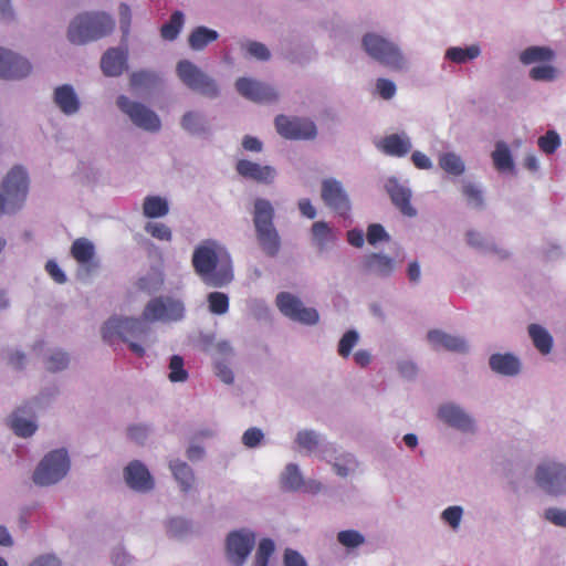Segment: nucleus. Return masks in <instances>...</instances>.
<instances>
[{"label": "nucleus", "instance_id": "obj_53", "mask_svg": "<svg viewBox=\"0 0 566 566\" xmlns=\"http://www.w3.org/2000/svg\"><path fill=\"white\" fill-rule=\"evenodd\" d=\"M69 357L63 352L53 353L46 360V369L50 371H59L66 368Z\"/></svg>", "mask_w": 566, "mask_h": 566}, {"label": "nucleus", "instance_id": "obj_16", "mask_svg": "<svg viewBox=\"0 0 566 566\" xmlns=\"http://www.w3.org/2000/svg\"><path fill=\"white\" fill-rule=\"evenodd\" d=\"M322 199L325 205L342 217L350 210V202L342 184L335 179H325L322 184Z\"/></svg>", "mask_w": 566, "mask_h": 566}, {"label": "nucleus", "instance_id": "obj_54", "mask_svg": "<svg viewBox=\"0 0 566 566\" xmlns=\"http://www.w3.org/2000/svg\"><path fill=\"white\" fill-rule=\"evenodd\" d=\"M245 49L251 56L261 61H268L271 56L269 49L261 42L250 41Z\"/></svg>", "mask_w": 566, "mask_h": 566}, {"label": "nucleus", "instance_id": "obj_29", "mask_svg": "<svg viewBox=\"0 0 566 566\" xmlns=\"http://www.w3.org/2000/svg\"><path fill=\"white\" fill-rule=\"evenodd\" d=\"M274 209L271 202L266 199L258 198L254 201V213H253V223L255 230L262 228L274 227Z\"/></svg>", "mask_w": 566, "mask_h": 566}, {"label": "nucleus", "instance_id": "obj_52", "mask_svg": "<svg viewBox=\"0 0 566 566\" xmlns=\"http://www.w3.org/2000/svg\"><path fill=\"white\" fill-rule=\"evenodd\" d=\"M367 241L369 244L375 245L379 241H388L389 235L384 227L379 223H371L367 229Z\"/></svg>", "mask_w": 566, "mask_h": 566}, {"label": "nucleus", "instance_id": "obj_57", "mask_svg": "<svg viewBox=\"0 0 566 566\" xmlns=\"http://www.w3.org/2000/svg\"><path fill=\"white\" fill-rule=\"evenodd\" d=\"M462 513L463 511L460 506H449L443 511L442 517L451 527L457 528L460 524Z\"/></svg>", "mask_w": 566, "mask_h": 566}, {"label": "nucleus", "instance_id": "obj_38", "mask_svg": "<svg viewBox=\"0 0 566 566\" xmlns=\"http://www.w3.org/2000/svg\"><path fill=\"white\" fill-rule=\"evenodd\" d=\"M439 166L448 174L460 176L464 172L465 166L461 157L454 153H444L439 157Z\"/></svg>", "mask_w": 566, "mask_h": 566}, {"label": "nucleus", "instance_id": "obj_61", "mask_svg": "<svg viewBox=\"0 0 566 566\" xmlns=\"http://www.w3.org/2000/svg\"><path fill=\"white\" fill-rule=\"evenodd\" d=\"M284 566H307V564L298 552L289 548L284 553Z\"/></svg>", "mask_w": 566, "mask_h": 566}, {"label": "nucleus", "instance_id": "obj_45", "mask_svg": "<svg viewBox=\"0 0 566 566\" xmlns=\"http://www.w3.org/2000/svg\"><path fill=\"white\" fill-rule=\"evenodd\" d=\"M337 541L346 548H356L365 543V537L358 531L346 530L337 534Z\"/></svg>", "mask_w": 566, "mask_h": 566}, {"label": "nucleus", "instance_id": "obj_9", "mask_svg": "<svg viewBox=\"0 0 566 566\" xmlns=\"http://www.w3.org/2000/svg\"><path fill=\"white\" fill-rule=\"evenodd\" d=\"M274 123L277 133L286 139H313L317 135L315 124L308 118L277 115Z\"/></svg>", "mask_w": 566, "mask_h": 566}, {"label": "nucleus", "instance_id": "obj_39", "mask_svg": "<svg viewBox=\"0 0 566 566\" xmlns=\"http://www.w3.org/2000/svg\"><path fill=\"white\" fill-rule=\"evenodd\" d=\"M184 24V14L180 11H176L171 14L169 21L165 23L160 29V34L165 40H175Z\"/></svg>", "mask_w": 566, "mask_h": 566}, {"label": "nucleus", "instance_id": "obj_14", "mask_svg": "<svg viewBox=\"0 0 566 566\" xmlns=\"http://www.w3.org/2000/svg\"><path fill=\"white\" fill-rule=\"evenodd\" d=\"M235 88L241 96L255 103L274 102L279 96L270 85L250 77H239Z\"/></svg>", "mask_w": 566, "mask_h": 566}, {"label": "nucleus", "instance_id": "obj_8", "mask_svg": "<svg viewBox=\"0 0 566 566\" xmlns=\"http://www.w3.org/2000/svg\"><path fill=\"white\" fill-rule=\"evenodd\" d=\"M280 312L292 321L305 325H314L318 322L319 315L314 307H306L302 301L289 292H281L275 298Z\"/></svg>", "mask_w": 566, "mask_h": 566}, {"label": "nucleus", "instance_id": "obj_60", "mask_svg": "<svg viewBox=\"0 0 566 566\" xmlns=\"http://www.w3.org/2000/svg\"><path fill=\"white\" fill-rule=\"evenodd\" d=\"M545 518L551 523L566 527V511L551 507L545 511Z\"/></svg>", "mask_w": 566, "mask_h": 566}, {"label": "nucleus", "instance_id": "obj_50", "mask_svg": "<svg viewBox=\"0 0 566 566\" xmlns=\"http://www.w3.org/2000/svg\"><path fill=\"white\" fill-rule=\"evenodd\" d=\"M296 442L301 448L312 452L318 447L319 439L315 431L302 430L296 436Z\"/></svg>", "mask_w": 566, "mask_h": 566}, {"label": "nucleus", "instance_id": "obj_20", "mask_svg": "<svg viewBox=\"0 0 566 566\" xmlns=\"http://www.w3.org/2000/svg\"><path fill=\"white\" fill-rule=\"evenodd\" d=\"M386 190L395 207L407 217H415L417 210L410 205L411 191L400 185L396 179H389L386 184Z\"/></svg>", "mask_w": 566, "mask_h": 566}, {"label": "nucleus", "instance_id": "obj_25", "mask_svg": "<svg viewBox=\"0 0 566 566\" xmlns=\"http://www.w3.org/2000/svg\"><path fill=\"white\" fill-rule=\"evenodd\" d=\"M255 233L262 251L270 258L276 256L281 249V239L275 227L258 229Z\"/></svg>", "mask_w": 566, "mask_h": 566}, {"label": "nucleus", "instance_id": "obj_13", "mask_svg": "<svg viewBox=\"0 0 566 566\" xmlns=\"http://www.w3.org/2000/svg\"><path fill=\"white\" fill-rule=\"evenodd\" d=\"M255 544V535L250 532L235 531L228 535V558L235 565L242 566Z\"/></svg>", "mask_w": 566, "mask_h": 566}, {"label": "nucleus", "instance_id": "obj_17", "mask_svg": "<svg viewBox=\"0 0 566 566\" xmlns=\"http://www.w3.org/2000/svg\"><path fill=\"white\" fill-rule=\"evenodd\" d=\"M438 417L444 423L458 430L464 432H471L474 430L473 419L455 405H442L438 410Z\"/></svg>", "mask_w": 566, "mask_h": 566}, {"label": "nucleus", "instance_id": "obj_23", "mask_svg": "<svg viewBox=\"0 0 566 566\" xmlns=\"http://www.w3.org/2000/svg\"><path fill=\"white\" fill-rule=\"evenodd\" d=\"M428 340L436 349L444 348L447 350L457 353H464L468 349L464 339L438 329H433L428 333Z\"/></svg>", "mask_w": 566, "mask_h": 566}, {"label": "nucleus", "instance_id": "obj_42", "mask_svg": "<svg viewBox=\"0 0 566 566\" xmlns=\"http://www.w3.org/2000/svg\"><path fill=\"white\" fill-rule=\"evenodd\" d=\"M312 233L314 240L321 248L334 240L332 229L324 221L314 222L312 226Z\"/></svg>", "mask_w": 566, "mask_h": 566}, {"label": "nucleus", "instance_id": "obj_59", "mask_svg": "<svg viewBox=\"0 0 566 566\" xmlns=\"http://www.w3.org/2000/svg\"><path fill=\"white\" fill-rule=\"evenodd\" d=\"M377 91L385 99H390L396 94V85L387 78L377 80Z\"/></svg>", "mask_w": 566, "mask_h": 566}, {"label": "nucleus", "instance_id": "obj_51", "mask_svg": "<svg viewBox=\"0 0 566 566\" xmlns=\"http://www.w3.org/2000/svg\"><path fill=\"white\" fill-rule=\"evenodd\" d=\"M555 75L556 69L552 65H537L530 71V77L534 81H552Z\"/></svg>", "mask_w": 566, "mask_h": 566}, {"label": "nucleus", "instance_id": "obj_7", "mask_svg": "<svg viewBox=\"0 0 566 566\" xmlns=\"http://www.w3.org/2000/svg\"><path fill=\"white\" fill-rule=\"evenodd\" d=\"M177 74L188 88L208 97L218 96L219 88L216 82L192 62L188 60L180 61L177 65Z\"/></svg>", "mask_w": 566, "mask_h": 566}, {"label": "nucleus", "instance_id": "obj_31", "mask_svg": "<svg viewBox=\"0 0 566 566\" xmlns=\"http://www.w3.org/2000/svg\"><path fill=\"white\" fill-rule=\"evenodd\" d=\"M219 34L217 31L207 27H197L189 35L188 42L192 50L200 51L209 43L218 40Z\"/></svg>", "mask_w": 566, "mask_h": 566}, {"label": "nucleus", "instance_id": "obj_41", "mask_svg": "<svg viewBox=\"0 0 566 566\" xmlns=\"http://www.w3.org/2000/svg\"><path fill=\"white\" fill-rule=\"evenodd\" d=\"M281 484L286 490H298L303 485V478L296 464H289L281 478Z\"/></svg>", "mask_w": 566, "mask_h": 566}, {"label": "nucleus", "instance_id": "obj_6", "mask_svg": "<svg viewBox=\"0 0 566 566\" xmlns=\"http://www.w3.org/2000/svg\"><path fill=\"white\" fill-rule=\"evenodd\" d=\"M70 469L66 450L59 449L48 453L33 473V481L40 486L52 485L62 480Z\"/></svg>", "mask_w": 566, "mask_h": 566}, {"label": "nucleus", "instance_id": "obj_63", "mask_svg": "<svg viewBox=\"0 0 566 566\" xmlns=\"http://www.w3.org/2000/svg\"><path fill=\"white\" fill-rule=\"evenodd\" d=\"M147 434L148 428L146 426L136 424L128 428V437L138 443H143Z\"/></svg>", "mask_w": 566, "mask_h": 566}, {"label": "nucleus", "instance_id": "obj_58", "mask_svg": "<svg viewBox=\"0 0 566 566\" xmlns=\"http://www.w3.org/2000/svg\"><path fill=\"white\" fill-rule=\"evenodd\" d=\"M356 467V461L352 454H348L342 459V462L337 461L334 463L335 472L339 476H347L349 471L354 470Z\"/></svg>", "mask_w": 566, "mask_h": 566}, {"label": "nucleus", "instance_id": "obj_35", "mask_svg": "<svg viewBox=\"0 0 566 566\" xmlns=\"http://www.w3.org/2000/svg\"><path fill=\"white\" fill-rule=\"evenodd\" d=\"M528 334L534 343V346L544 355L552 350L553 338L549 333L537 324L528 326Z\"/></svg>", "mask_w": 566, "mask_h": 566}, {"label": "nucleus", "instance_id": "obj_26", "mask_svg": "<svg viewBox=\"0 0 566 566\" xmlns=\"http://www.w3.org/2000/svg\"><path fill=\"white\" fill-rule=\"evenodd\" d=\"M379 147L386 155L403 157L410 151L411 144L407 137L391 134L380 142Z\"/></svg>", "mask_w": 566, "mask_h": 566}, {"label": "nucleus", "instance_id": "obj_34", "mask_svg": "<svg viewBox=\"0 0 566 566\" xmlns=\"http://www.w3.org/2000/svg\"><path fill=\"white\" fill-rule=\"evenodd\" d=\"M130 86L134 90H153L157 87L160 83V77L158 74L151 71H137L132 73L130 78Z\"/></svg>", "mask_w": 566, "mask_h": 566}, {"label": "nucleus", "instance_id": "obj_55", "mask_svg": "<svg viewBox=\"0 0 566 566\" xmlns=\"http://www.w3.org/2000/svg\"><path fill=\"white\" fill-rule=\"evenodd\" d=\"M463 195L470 205L478 208L483 206L482 192L473 184H467L463 186Z\"/></svg>", "mask_w": 566, "mask_h": 566}, {"label": "nucleus", "instance_id": "obj_11", "mask_svg": "<svg viewBox=\"0 0 566 566\" xmlns=\"http://www.w3.org/2000/svg\"><path fill=\"white\" fill-rule=\"evenodd\" d=\"M536 483L545 492L557 495L566 492V467L555 462H544L537 467Z\"/></svg>", "mask_w": 566, "mask_h": 566}, {"label": "nucleus", "instance_id": "obj_64", "mask_svg": "<svg viewBox=\"0 0 566 566\" xmlns=\"http://www.w3.org/2000/svg\"><path fill=\"white\" fill-rule=\"evenodd\" d=\"M274 552V543L270 538H263L258 546L256 555L270 559Z\"/></svg>", "mask_w": 566, "mask_h": 566}, {"label": "nucleus", "instance_id": "obj_22", "mask_svg": "<svg viewBox=\"0 0 566 566\" xmlns=\"http://www.w3.org/2000/svg\"><path fill=\"white\" fill-rule=\"evenodd\" d=\"M363 269L366 273L386 277L395 270V260L380 253H370L365 256Z\"/></svg>", "mask_w": 566, "mask_h": 566}, {"label": "nucleus", "instance_id": "obj_24", "mask_svg": "<svg viewBox=\"0 0 566 566\" xmlns=\"http://www.w3.org/2000/svg\"><path fill=\"white\" fill-rule=\"evenodd\" d=\"M54 103L66 115L75 114L80 109L77 95L69 84L55 88Z\"/></svg>", "mask_w": 566, "mask_h": 566}, {"label": "nucleus", "instance_id": "obj_48", "mask_svg": "<svg viewBox=\"0 0 566 566\" xmlns=\"http://www.w3.org/2000/svg\"><path fill=\"white\" fill-rule=\"evenodd\" d=\"M538 147L545 154H554L560 146L559 135L555 130H548L538 138Z\"/></svg>", "mask_w": 566, "mask_h": 566}, {"label": "nucleus", "instance_id": "obj_5", "mask_svg": "<svg viewBox=\"0 0 566 566\" xmlns=\"http://www.w3.org/2000/svg\"><path fill=\"white\" fill-rule=\"evenodd\" d=\"M361 45L370 57L385 66L401 70L405 65V59L399 48L379 34L366 33L363 36Z\"/></svg>", "mask_w": 566, "mask_h": 566}, {"label": "nucleus", "instance_id": "obj_3", "mask_svg": "<svg viewBox=\"0 0 566 566\" xmlns=\"http://www.w3.org/2000/svg\"><path fill=\"white\" fill-rule=\"evenodd\" d=\"M148 331L149 328L143 319L113 316L104 324L102 336L108 343H112L116 337L127 342L130 350L138 357H143L145 355L144 347L135 342H130V339L143 340Z\"/></svg>", "mask_w": 566, "mask_h": 566}, {"label": "nucleus", "instance_id": "obj_30", "mask_svg": "<svg viewBox=\"0 0 566 566\" xmlns=\"http://www.w3.org/2000/svg\"><path fill=\"white\" fill-rule=\"evenodd\" d=\"M71 255L76 262L88 264L94 259L95 247L86 238H78L72 243Z\"/></svg>", "mask_w": 566, "mask_h": 566}, {"label": "nucleus", "instance_id": "obj_27", "mask_svg": "<svg viewBox=\"0 0 566 566\" xmlns=\"http://www.w3.org/2000/svg\"><path fill=\"white\" fill-rule=\"evenodd\" d=\"M25 408V406L18 408L8 419V424L12 431L22 438L31 437L36 430V424L33 419H25L21 416V413H30Z\"/></svg>", "mask_w": 566, "mask_h": 566}, {"label": "nucleus", "instance_id": "obj_18", "mask_svg": "<svg viewBox=\"0 0 566 566\" xmlns=\"http://www.w3.org/2000/svg\"><path fill=\"white\" fill-rule=\"evenodd\" d=\"M235 169L240 176L260 184H271L275 177V169L268 165H260L248 159H240Z\"/></svg>", "mask_w": 566, "mask_h": 566}, {"label": "nucleus", "instance_id": "obj_33", "mask_svg": "<svg viewBox=\"0 0 566 566\" xmlns=\"http://www.w3.org/2000/svg\"><path fill=\"white\" fill-rule=\"evenodd\" d=\"M170 469L181 490L184 492L189 491L195 481L191 468L186 462L176 460L170 462Z\"/></svg>", "mask_w": 566, "mask_h": 566}, {"label": "nucleus", "instance_id": "obj_32", "mask_svg": "<svg viewBox=\"0 0 566 566\" xmlns=\"http://www.w3.org/2000/svg\"><path fill=\"white\" fill-rule=\"evenodd\" d=\"M169 212L168 201L159 196H147L143 202L145 217L155 219L165 217Z\"/></svg>", "mask_w": 566, "mask_h": 566}, {"label": "nucleus", "instance_id": "obj_1", "mask_svg": "<svg viewBox=\"0 0 566 566\" xmlns=\"http://www.w3.org/2000/svg\"><path fill=\"white\" fill-rule=\"evenodd\" d=\"M191 264L202 282L222 287L233 280L232 259L227 248L216 240H205L195 248Z\"/></svg>", "mask_w": 566, "mask_h": 566}, {"label": "nucleus", "instance_id": "obj_36", "mask_svg": "<svg viewBox=\"0 0 566 566\" xmlns=\"http://www.w3.org/2000/svg\"><path fill=\"white\" fill-rule=\"evenodd\" d=\"M554 57V52L549 48L545 46H530L525 49L520 60L523 64H532L535 62H546Z\"/></svg>", "mask_w": 566, "mask_h": 566}, {"label": "nucleus", "instance_id": "obj_28", "mask_svg": "<svg viewBox=\"0 0 566 566\" xmlns=\"http://www.w3.org/2000/svg\"><path fill=\"white\" fill-rule=\"evenodd\" d=\"M490 366L492 370L506 375L513 376L520 371V360L511 354H494L490 357Z\"/></svg>", "mask_w": 566, "mask_h": 566}, {"label": "nucleus", "instance_id": "obj_4", "mask_svg": "<svg viewBox=\"0 0 566 566\" xmlns=\"http://www.w3.org/2000/svg\"><path fill=\"white\" fill-rule=\"evenodd\" d=\"M29 179L21 166L13 167L2 181L0 193V216L12 213L20 209L27 198Z\"/></svg>", "mask_w": 566, "mask_h": 566}, {"label": "nucleus", "instance_id": "obj_49", "mask_svg": "<svg viewBox=\"0 0 566 566\" xmlns=\"http://www.w3.org/2000/svg\"><path fill=\"white\" fill-rule=\"evenodd\" d=\"M145 231L159 241H171L172 233L168 226L161 222H147Z\"/></svg>", "mask_w": 566, "mask_h": 566}, {"label": "nucleus", "instance_id": "obj_44", "mask_svg": "<svg viewBox=\"0 0 566 566\" xmlns=\"http://www.w3.org/2000/svg\"><path fill=\"white\" fill-rule=\"evenodd\" d=\"M168 378L171 382H182L188 379V371L184 368V359L178 355H174L169 363Z\"/></svg>", "mask_w": 566, "mask_h": 566}, {"label": "nucleus", "instance_id": "obj_46", "mask_svg": "<svg viewBox=\"0 0 566 566\" xmlns=\"http://www.w3.org/2000/svg\"><path fill=\"white\" fill-rule=\"evenodd\" d=\"M358 339L359 335L356 331H347L338 343V355L343 358H347L350 355L353 348L357 345Z\"/></svg>", "mask_w": 566, "mask_h": 566}, {"label": "nucleus", "instance_id": "obj_12", "mask_svg": "<svg viewBox=\"0 0 566 566\" xmlns=\"http://www.w3.org/2000/svg\"><path fill=\"white\" fill-rule=\"evenodd\" d=\"M182 316V303L171 297L153 298L144 310V317L149 321H178Z\"/></svg>", "mask_w": 566, "mask_h": 566}, {"label": "nucleus", "instance_id": "obj_43", "mask_svg": "<svg viewBox=\"0 0 566 566\" xmlns=\"http://www.w3.org/2000/svg\"><path fill=\"white\" fill-rule=\"evenodd\" d=\"M208 304L210 312L217 315L226 314L229 310V298L221 292H211L208 295Z\"/></svg>", "mask_w": 566, "mask_h": 566}, {"label": "nucleus", "instance_id": "obj_21", "mask_svg": "<svg viewBox=\"0 0 566 566\" xmlns=\"http://www.w3.org/2000/svg\"><path fill=\"white\" fill-rule=\"evenodd\" d=\"M128 52L126 49L112 48L101 60V69L107 76H118L127 69Z\"/></svg>", "mask_w": 566, "mask_h": 566}, {"label": "nucleus", "instance_id": "obj_62", "mask_svg": "<svg viewBox=\"0 0 566 566\" xmlns=\"http://www.w3.org/2000/svg\"><path fill=\"white\" fill-rule=\"evenodd\" d=\"M45 270L55 282L64 283L66 281L65 274L55 261L49 260L45 264Z\"/></svg>", "mask_w": 566, "mask_h": 566}, {"label": "nucleus", "instance_id": "obj_37", "mask_svg": "<svg viewBox=\"0 0 566 566\" xmlns=\"http://www.w3.org/2000/svg\"><path fill=\"white\" fill-rule=\"evenodd\" d=\"M492 159L499 171L513 170L514 163L509 147L504 143H497L492 153Z\"/></svg>", "mask_w": 566, "mask_h": 566}, {"label": "nucleus", "instance_id": "obj_47", "mask_svg": "<svg viewBox=\"0 0 566 566\" xmlns=\"http://www.w3.org/2000/svg\"><path fill=\"white\" fill-rule=\"evenodd\" d=\"M181 126L184 129L192 134H198L206 130L202 117L195 112H188L184 115L181 119Z\"/></svg>", "mask_w": 566, "mask_h": 566}, {"label": "nucleus", "instance_id": "obj_40", "mask_svg": "<svg viewBox=\"0 0 566 566\" xmlns=\"http://www.w3.org/2000/svg\"><path fill=\"white\" fill-rule=\"evenodd\" d=\"M480 54V49L476 45H471L465 49L462 48H450L447 53L446 57L454 63H464L469 60H473L478 57Z\"/></svg>", "mask_w": 566, "mask_h": 566}, {"label": "nucleus", "instance_id": "obj_19", "mask_svg": "<svg viewBox=\"0 0 566 566\" xmlns=\"http://www.w3.org/2000/svg\"><path fill=\"white\" fill-rule=\"evenodd\" d=\"M125 481L129 488L146 492L154 488L153 478L147 468L139 461L130 462L125 469Z\"/></svg>", "mask_w": 566, "mask_h": 566}, {"label": "nucleus", "instance_id": "obj_15", "mask_svg": "<svg viewBox=\"0 0 566 566\" xmlns=\"http://www.w3.org/2000/svg\"><path fill=\"white\" fill-rule=\"evenodd\" d=\"M32 71L30 62L14 52L0 46V77L20 80Z\"/></svg>", "mask_w": 566, "mask_h": 566}, {"label": "nucleus", "instance_id": "obj_56", "mask_svg": "<svg viewBox=\"0 0 566 566\" xmlns=\"http://www.w3.org/2000/svg\"><path fill=\"white\" fill-rule=\"evenodd\" d=\"M263 432L255 427L249 428L242 436V442L248 448H255L263 439Z\"/></svg>", "mask_w": 566, "mask_h": 566}, {"label": "nucleus", "instance_id": "obj_10", "mask_svg": "<svg viewBox=\"0 0 566 566\" xmlns=\"http://www.w3.org/2000/svg\"><path fill=\"white\" fill-rule=\"evenodd\" d=\"M117 106L129 116L136 126L150 132L160 128V119L157 114L142 103L133 102L127 96L120 95L117 98Z\"/></svg>", "mask_w": 566, "mask_h": 566}, {"label": "nucleus", "instance_id": "obj_2", "mask_svg": "<svg viewBox=\"0 0 566 566\" xmlns=\"http://www.w3.org/2000/svg\"><path fill=\"white\" fill-rule=\"evenodd\" d=\"M114 27V20L106 13H83L71 22L67 38L73 44H85L109 34Z\"/></svg>", "mask_w": 566, "mask_h": 566}]
</instances>
